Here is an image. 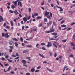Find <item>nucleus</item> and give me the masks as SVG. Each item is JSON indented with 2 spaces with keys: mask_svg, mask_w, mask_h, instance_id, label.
<instances>
[{
  "mask_svg": "<svg viewBox=\"0 0 75 75\" xmlns=\"http://www.w3.org/2000/svg\"><path fill=\"white\" fill-rule=\"evenodd\" d=\"M8 33H2V37H5V38H8V37H9L10 36L8 34Z\"/></svg>",
  "mask_w": 75,
  "mask_h": 75,
  "instance_id": "nucleus-1",
  "label": "nucleus"
},
{
  "mask_svg": "<svg viewBox=\"0 0 75 75\" xmlns=\"http://www.w3.org/2000/svg\"><path fill=\"white\" fill-rule=\"evenodd\" d=\"M56 6L58 8H60V10H59V11L61 12L62 11H63V9L61 7H59L57 5Z\"/></svg>",
  "mask_w": 75,
  "mask_h": 75,
  "instance_id": "nucleus-2",
  "label": "nucleus"
},
{
  "mask_svg": "<svg viewBox=\"0 0 75 75\" xmlns=\"http://www.w3.org/2000/svg\"><path fill=\"white\" fill-rule=\"evenodd\" d=\"M22 63H23V64H25V63H26L27 61L23 59L22 60Z\"/></svg>",
  "mask_w": 75,
  "mask_h": 75,
  "instance_id": "nucleus-3",
  "label": "nucleus"
},
{
  "mask_svg": "<svg viewBox=\"0 0 75 75\" xmlns=\"http://www.w3.org/2000/svg\"><path fill=\"white\" fill-rule=\"evenodd\" d=\"M13 41L11 40L9 42V44L10 45H12L13 44Z\"/></svg>",
  "mask_w": 75,
  "mask_h": 75,
  "instance_id": "nucleus-4",
  "label": "nucleus"
},
{
  "mask_svg": "<svg viewBox=\"0 0 75 75\" xmlns=\"http://www.w3.org/2000/svg\"><path fill=\"white\" fill-rule=\"evenodd\" d=\"M50 12H48L47 13H45V16H47V15H49L50 13Z\"/></svg>",
  "mask_w": 75,
  "mask_h": 75,
  "instance_id": "nucleus-5",
  "label": "nucleus"
},
{
  "mask_svg": "<svg viewBox=\"0 0 75 75\" xmlns=\"http://www.w3.org/2000/svg\"><path fill=\"white\" fill-rule=\"evenodd\" d=\"M2 20V21H4V20L2 16L0 15V22H1V21Z\"/></svg>",
  "mask_w": 75,
  "mask_h": 75,
  "instance_id": "nucleus-6",
  "label": "nucleus"
},
{
  "mask_svg": "<svg viewBox=\"0 0 75 75\" xmlns=\"http://www.w3.org/2000/svg\"><path fill=\"white\" fill-rule=\"evenodd\" d=\"M23 20L24 21H27V18L25 17H24L23 18Z\"/></svg>",
  "mask_w": 75,
  "mask_h": 75,
  "instance_id": "nucleus-7",
  "label": "nucleus"
},
{
  "mask_svg": "<svg viewBox=\"0 0 75 75\" xmlns=\"http://www.w3.org/2000/svg\"><path fill=\"white\" fill-rule=\"evenodd\" d=\"M39 55H40L41 57H42V58H45V57H44V56H43V55H42L41 54H39Z\"/></svg>",
  "mask_w": 75,
  "mask_h": 75,
  "instance_id": "nucleus-8",
  "label": "nucleus"
},
{
  "mask_svg": "<svg viewBox=\"0 0 75 75\" xmlns=\"http://www.w3.org/2000/svg\"><path fill=\"white\" fill-rule=\"evenodd\" d=\"M12 40H14V41H18V40L16 38H13Z\"/></svg>",
  "mask_w": 75,
  "mask_h": 75,
  "instance_id": "nucleus-9",
  "label": "nucleus"
},
{
  "mask_svg": "<svg viewBox=\"0 0 75 75\" xmlns=\"http://www.w3.org/2000/svg\"><path fill=\"white\" fill-rule=\"evenodd\" d=\"M35 71V69L34 68H32L31 69V71L32 72H34V71Z\"/></svg>",
  "mask_w": 75,
  "mask_h": 75,
  "instance_id": "nucleus-10",
  "label": "nucleus"
},
{
  "mask_svg": "<svg viewBox=\"0 0 75 75\" xmlns=\"http://www.w3.org/2000/svg\"><path fill=\"white\" fill-rule=\"evenodd\" d=\"M52 34L54 36H57V34L56 33H52Z\"/></svg>",
  "mask_w": 75,
  "mask_h": 75,
  "instance_id": "nucleus-11",
  "label": "nucleus"
},
{
  "mask_svg": "<svg viewBox=\"0 0 75 75\" xmlns=\"http://www.w3.org/2000/svg\"><path fill=\"white\" fill-rule=\"evenodd\" d=\"M70 44L71 45H72L73 46L75 47V45L74 43H73L72 42H71L70 43Z\"/></svg>",
  "mask_w": 75,
  "mask_h": 75,
  "instance_id": "nucleus-12",
  "label": "nucleus"
},
{
  "mask_svg": "<svg viewBox=\"0 0 75 75\" xmlns=\"http://www.w3.org/2000/svg\"><path fill=\"white\" fill-rule=\"evenodd\" d=\"M15 45L16 47H18V43L16 42H15Z\"/></svg>",
  "mask_w": 75,
  "mask_h": 75,
  "instance_id": "nucleus-13",
  "label": "nucleus"
},
{
  "mask_svg": "<svg viewBox=\"0 0 75 75\" xmlns=\"http://www.w3.org/2000/svg\"><path fill=\"white\" fill-rule=\"evenodd\" d=\"M44 21L45 22H47V19L46 18H45L44 19Z\"/></svg>",
  "mask_w": 75,
  "mask_h": 75,
  "instance_id": "nucleus-14",
  "label": "nucleus"
},
{
  "mask_svg": "<svg viewBox=\"0 0 75 75\" xmlns=\"http://www.w3.org/2000/svg\"><path fill=\"white\" fill-rule=\"evenodd\" d=\"M53 45H54V47H56V48H57V45H56V44H54V43H53Z\"/></svg>",
  "mask_w": 75,
  "mask_h": 75,
  "instance_id": "nucleus-15",
  "label": "nucleus"
},
{
  "mask_svg": "<svg viewBox=\"0 0 75 75\" xmlns=\"http://www.w3.org/2000/svg\"><path fill=\"white\" fill-rule=\"evenodd\" d=\"M38 15V14L37 13H35L34 14V16H37Z\"/></svg>",
  "mask_w": 75,
  "mask_h": 75,
  "instance_id": "nucleus-16",
  "label": "nucleus"
},
{
  "mask_svg": "<svg viewBox=\"0 0 75 75\" xmlns=\"http://www.w3.org/2000/svg\"><path fill=\"white\" fill-rule=\"evenodd\" d=\"M10 23L11 24V26H13V22L11 21H10Z\"/></svg>",
  "mask_w": 75,
  "mask_h": 75,
  "instance_id": "nucleus-17",
  "label": "nucleus"
},
{
  "mask_svg": "<svg viewBox=\"0 0 75 75\" xmlns=\"http://www.w3.org/2000/svg\"><path fill=\"white\" fill-rule=\"evenodd\" d=\"M13 4H14L15 6H17V3L16 2V1L14 2Z\"/></svg>",
  "mask_w": 75,
  "mask_h": 75,
  "instance_id": "nucleus-18",
  "label": "nucleus"
},
{
  "mask_svg": "<svg viewBox=\"0 0 75 75\" xmlns=\"http://www.w3.org/2000/svg\"><path fill=\"white\" fill-rule=\"evenodd\" d=\"M67 40H62V42H65L67 41Z\"/></svg>",
  "mask_w": 75,
  "mask_h": 75,
  "instance_id": "nucleus-19",
  "label": "nucleus"
},
{
  "mask_svg": "<svg viewBox=\"0 0 75 75\" xmlns=\"http://www.w3.org/2000/svg\"><path fill=\"white\" fill-rule=\"evenodd\" d=\"M10 48L11 49L13 50L14 49V47L12 46H10Z\"/></svg>",
  "mask_w": 75,
  "mask_h": 75,
  "instance_id": "nucleus-20",
  "label": "nucleus"
},
{
  "mask_svg": "<svg viewBox=\"0 0 75 75\" xmlns=\"http://www.w3.org/2000/svg\"><path fill=\"white\" fill-rule=\"evenodd\" d=\"M49 54L50 55V56H52V53L51 52H49Z\"/></svg>",
  "mask_w": 75,
  "mask_h": 75,
  "instance_id": "nucleus-21",
  "label": "nucleus"
},
{
  "mask_svg": "<svg viewBox=\"0 0 75 75\" xmlns=\"http://www.w3.org/2000/svg\"><path fill=\"white\" fill-rule=\"evenodd\" d=\"M7 60L8 61V62H12V61L11 60H9L8 59H7Z\"/></svg>",
  "mask_w": 75,
  "mask_h": 75,
  "instance_id": "nucleus-22",
  "label": "nucleus"
},
{
  "mask_svg": "<svg viewBox=\"0 0 75 75\" xmlns=\"http://www.w3.org/2000/svg\"><path fill=\"white\" fill-rule=\"evenodd\" d=\"M47 69L49 71H50L51 72H53V71L51 70L50 69H49L47 67Z\"/></svg>",
  "mask_w": 75,
  "mask_h": 75,
  "instance_id": "nucleus-23",
  "label": "nucleus"
},
{
  "mask_svg": "<svg viewBox=\"0 0 75 75\" xmlns=\"http://www.w3.org/2000/svg\"><path fill=\"white\" fill-rule=\"evenodd\" d=\"M54 31H55L54 29H52V30H50V33L52 32H54Z\"/></svg>",
  "mask_w": 75,
  "mask_h": 75,
  "instance_id": "nucleus-24",
  "label": "nucleus"
},
{
  "mask_svg": "<svg viewBox=\"0 0 75 75\" xmlns=\"http://www.w3.org/2000/svg\"><path fill=\"white\" fill-rule=\"evenodd\" d=\"M72 28H68V29H67V31H69L71 29H72Z\"/></svg>",
  "mask_w": 75,
  "mask_h": 75,
  "instance_id": "nucleus-25",
  "label": "nucleus"
},
{
  "mask_svg": "<svg viewBox=\"0 0 75 75\" xmlns=\"http://www.w3.org/2000/svg\"><path fill=\"white\" fill-rule=\"evenodd\" d=\"M42 26V23H41V24H40L39 25H38V27H40L41 26Z\"/></svg>",
  "mask_w": 75,
  "mask_h": 75,
  "instance_id": "nucleus-26",
  "label": "nucleus"
},
{
  "mask_svg": "<svg viewBox=\"0 0 75 75\" xmlns=\"http://www.w3.org/2000/svg\"><path fill=\"white\" fill-rule=\"evenodd\" d=\"M20 40L21 42H23V39L22 38H20Z\"/></svg>",
  "mask_w": 75,
  "mask_h": 75,
  "instance_id": "nucleus-27",
  "label": "nucleus"
},
{
  "mask_svg": "<svg viewBox=\"0 0 75 75\" xmlns=\"http://www.w3.org/2000/svg\"><path fill=\"white\" fill-rule=\"evenodd\" d=\"M31 8H28V11L29 12H31Z\"/></svg>",
  "mask_w": 75,
  "mask_h": 75,
  "instance_id": "nucleus-28",
  "label": "nucleus"
},
{
  "mask_svg": "<svg viewBox=\"0 0 75 75\" xmlns=\"http://www.w3.org/2000/svg\"><path fill=\"white\" fill-rule=\"evenodd\" d=\"M27 52V50H25L24 51H23V53H25V52Z\"/></svg>",
  "mask_w": 75,
  "mask_h": 75,
  "instance_id": "nucleus-29",
  "label": "nucleus"
},
{
  "mask_svg": "<svg viewBox=\"0 0 75 75\" xmlns=\"http://www.w3.org/2000/svg\"><path fill=\"white\" fill-rule=\"evenodd\" d=\"M47 18L50 19H51V18L50 17V16H47Z\"/></svg>",
  "mask_w": 75,
  "mask_h": 75,
  "instance_id": "nucleus-30",
  "label": "nucleus"
},
{
  "mask_svg": "<svg viewBox=\"0 0 75 75\" xmlns=\"http://www.w3.org/2000/svg\"><path fill=\"white\" fill-rule=\"evenodd\" d=\"M36 18L37 19H40V18H41V17H40V16H37V17H36Z\"/></svg>",
  "mask_w": 75,
  "mask_h": 75,
  "instance_id": "nucleus-31",
  "label": "nucleus"
},
{
  "mask_svg": "<svg viewBox=\"0 0 75 75\" xmlns=\"http://www.w3.org/2000/svg\"><path fill=\"white\" fill-rule=\"evenodd\" d=\"M61 26L62 27H65L66 26V25H61Z\"/></svg>",
  "mask_w": 75,
  "mask_h": 75,
  "instance_id": "nucleus-32",
  "label": "nucleus"
},
{
  "mask_svg": "<svg viewBox=\"0 0 75 75\" xmlns=\"http://www.w3.org/2000/svg\"><path fill=\"white\" fill-rule=\"evenodd\" d=\"M44 4H45L44 1L43 0V2L41 3V5H44Z\"/></svg>",
  "mask_w": 75,
  "mask_h": 75,
  "instance_id": "nucleus-33",
  "label": "nucleus"
},
{
  "mask_svg": "<svg viewBox=\"0 0 75 75\" xmlns=\"http://www.w3.org/2000/svg\"><path fill=\"white\" fill-rule=\"evenodd\" d=\"M11 8H12V9H13L15 8V6L14 5H13L12 6Z\"/></svg>",
  "mask_w": 75,
  "mask_h": 75,
  "instance_id": "nucleus-34",
  "label": "nucleus"
},
{
  "mask_svg": "<svg viewBox=\"0 0 75 75\" xmlns=\"http://www.w3.org/2000/svg\"><path fill=\"white\" fill-rule=\"evenodd\" d=\"M9 11L10 13H14L13 11L11 10H10Z\"/></svg>",
  "mask_w": 75,
  "mask_h": 75,
  "instance_id": "nucleus-35",
  "label": "nucleus"
},
{
  "mask_svg": "<svg viewBox=\"0 0 75 75\" xmlns=\"http://www.w3.org/2000/svg\"><path fill=\"white\" fill-rule=\"evenodd\" d=\"M31 18L30 16H29L28 17H27V19L28 20H29Z\"/></svg>",
  "mask_w": 75,
  "mask_h": 75,
  "instance_id": "nucleus-36",
  "label": "nucleus"
},
{
  "mask_svg": "<svg viewBox=\"0 0 75 75\" xmlns=\"http://www.w3.org/2000/svg\"><path fill=\"white\" fill-rule=\"evenodd\" d=\"M41 45H42V46L44 45H45V43H41Z\"/></svg>",
  "mask_w": 75,
  "mask_h": 75,
  "instance_id": "nucleus-37",
  "label": "nucleus"
},
{
  "mask_svg": "<svg viewBox=\"0 0 75 75\" xmlns=\"http://www.w3.org/2000/svg\"><path fill=\"white\" fill-rule=\"evenodd\" d=\"M41 67L40 66H38L37 67V69H40V68H41Z\"/></svg>",
  "mask_w": 75,
  "mask_h": 75,
  "instance_id": "nucleus-38",
  "label": "nucleus"
},
{
  "mask_svg": "<svg viewBox=\"0 0 75 75\" xmlns=\"http://www.w3.org/2000/svg\"><path fill=\"white\" fill-rule=\"evenodd\" d=\"M50 17H52V13H50Z\"/></svg>",
  "mask_w": 75,
  "mask_h": 75,
  "instance_id": "nucleus-39",
  "label": "nucleus"
},
{
  "mask_svg": "<svg viewBox=\"0 0 75 75\" xmlns=\"http://www.w3.org/2000/svg\"><path fill=\"white\" fill-rule=\"evenodd\" d=\"M41 49H42V50H46V49H45V48L44 47H42L41 48Z\"/></svg>",
  "mask_w": 75,
  "mask_h": 75,
  "instance_id": "nucleus-40",
  "label": "nucleus"
},
{
  "mask_svg": "<svg viewBox=\"0 0 75 75\" xmlns=\"http://www.w3.org/2000/svg\"><path fill=\"white\" fill-rule=\"evenodd\" d=\"M53 25L55 26L56 25V23L54 21L53 22Z\"/></svg>",
  "mask_w": 75,
  "mask_h": 75,
  "instance_id": "nucleus-41",
  "label": "nucleus"
},
{
  "mask_svg": "<svg viewBox=\"0 0 75 75\" xmlns=\"http://www.w3.org/2000/svg\"><path fill=\"white\" fill-rule=\"evenodd\" d=\"M11 56H12L13 57H16V56L14 54H12L11 55Z\"/></svg>",
  "mask_w": 75,
  "mask_h": 75,
  "instance_id": "nucleus-42",
  "label": "nucleus"
},
{
  "mask_svg": "<svg viewBox=\"0 0 75 75\" xmlns=\"http://www.w3.org/2000/svg\"><path fill=\"white\" fill-rule=\"evenodd\" d=\"M12 50L10 49L9 50V52L10 53H11L12 52Z\"/></svg>",
  "mask_w": 75,
  "mask_h": 75,
  "instance_id": "nucleus-43",
  "label": "nucleus"
},
{
  "mask_svg": "<svg viewBox=\"0 0 75 75\" xmlns=\"http://www.w3.org/2000/svg\"><path fill=\"white\" fill-rule=\"evenodd\" d=\"M75 24V22H73V23H72L71 24V25H74Z\"/></svg>",
  "mask_w": 75,
  "mask_h": 75,
  "instance_id": "nucleus-44",
  "label": "nucleus"
},
{
  "mask_svg": "<svg viewBox=\"0 0 75 75\" xmlns=\"http://www.w3.org/2000/svg\"><path fill=\"white\" fill-rule=\"evenodd\" d=\"M26 46H27L28 47H32V46L31 45H27Z\"/></svg>",
  "mask_w": 75,
  "mask_h": 75,
  "instance_id": "nucleus-45",
  "label": "nucleus"
},
{
  "mask_svg": "<svg viewBox=\"0 0 75 75\" xmlns=\"http://www.w3.org/2000/svg\"><path fill=\"white\" fill-rule=\"evenodd\" d=\"M69 57H73V55L72 54L70 55L69 56Z\"/></svg>",
  "mask_w": 75,
  "mask_h": 75,
  "instance_id": "nucleus-46",
  "label": "nucleus"
},
{
  "mask_svg": "<svg viewBox=\"0 0 75 75\" xmlns=\"http://www.w3.org/2000/svg\"><path fill=\"white\" fill-rule=\"evenodd\" d=\"M73 38L74 40H75V35H73Z\"/></svg>",
  "mask_w": 75,
  "mask_h": 75,
  "instance_id": "nucleus-47",
  "label": "nucleus"
},
{
  "mask_svg": "<svg viewBox=\"0 0 75 75\" xmlns=\"http://www.w3.org/2000/svg\"><path fill=\"white\" fill-rule=\"evenodd\" d=\"M50 40H56V39H54L53 38H49Z\"/></svg>",
  "mask_w": 75,
  "mask_h": 75,
  "instance_id": "nucleus-48",
  "label": "nucleus"
},
{
  "mask_svg": "<svg viewBox=\"0 0 75 75\" xmlns=\"http://www.w3.org/2000/svg\"><path fill=\"white\" fill-rule=\"evenodd\" d=\"M11 66H9V67L8 68V71H9L10 70V69H11Z\"/></svg>",
  "mask_w": 75,
  "mask_h": 75,
  "instance_id": "nucleus-49",
  "label": "nucleus"
},
{
  "mask_svg": "<svg viewBox=\"0 0 75 75\" xmlns=\"http://www.w3.org/2000/svg\"><path fill=\"white\" fill-rule=\"evenodd\" d=\"M67 67L66 65L64 67V69H66V68H67Z\"/></svg>",
  "mask_w": 75,
  "mask_h": 75,
  "instance_id": "nucleus-50",
  "label": "nucleus"
},
{
  "mask_svg": "<svg viewBox=\"0 0 75 75\" xmlns=\"http://www.w3.org/2000/svg\"><path fill=\"white\" fill-rule=\"evenodd\" d=\"M19 57H16L15 58H14V59H19Z\"/></svg>",
  "mask_w": 75,
  "mask_h": 75,
  "instance_id": "nucleus-51",
  "label": "nucleus"
},
{
  "mask_svg": "<svg viewBox=\"0 0 75 75\" xmlns=\"http://www.w3.org/2000/svg\"><path fill=\"white\" fill-rule=\"evenodd\" d=\"M7 4H8V6H10L11 4V3H10V2L7 3Z\"/></svg>",
  "mask_w": 75,
  "mask_h": 75,
  "instance_id": "nucleus-52",
  "label": "nucleus"
},
{
  "mask_svg": "<svg viewBox=\"0 0 75 75\" xmlns=\"http://www.w3.org/2000/svg\"><path fill=\"white\" fill-rule=\"evenodd\" d=\"M39 70H36L35 71V72H39Z\"/></svg>",
  "mask_w": 75,
  "mask_h": 75,
  "instance_id": "nucleus-53",
  "label": "nucleus"
},
{
  "mask_svg": "<svg viewBox=\"0 0 75 75\" xmlns=\"http://www.w3.org/2000/svg\"><path fill=\"white\" fill-rule=\"evenodd\" d=\"M67 29V28H64V29H62V30H66Z\"/></svg>",
  "mask_w": 75,
  "mask_h": 75,
  "instance_id": "nucleus-54",
  "label": "nucleus"
},
{
  "mask_svg": "<svg viewBox=\"0 0 75 75\" xmlns=\"http://www.w3.org/2000/svg\"><path fill=\"white\" fill-rule=\"evenodd\" d=\"M21 24H24L23 23V21H21Z\"/></svg>",
  "mask_w": 75,
  "mask_h": 75,
  "instance_id": "nucleus-55",
  "label": "nucleus"
},
{
  "mask_svg": "<svg viewBox=\"0 0 75 75\" xmlns=\"http://www.w3.org/2000/svg\"><path fill=\"white\" fill-rule=\"evenodd\" d=\"M30 73H27L26 74V75H30Z\"/></svg>",
  "mask_w": 75,
  "mask_h": 75,
  "instance_id": "nucleus-56",
  "label": "nucleus"
},
{
  "mask_svg": "<svg viewBox=\"0 0 75 75\" xmlns=\"http://www.w3.org/2000/svg\"><path fill=\"white\" fill-rule=\"evenodd\" d=\"M5 59L4 57L2 58V61H4Z\"/></svg>",
  "mask_w": 75,
  "mask_h": 75,
  "instance_id": "nucleus-57",
  "label": "nucleus"
},
{
  "mask_svg": "<svg viewBox=\"0 0 75 75\" xmlns=\"http://www.w3.org/2000/svg\"><path fill=\"white\" fill-rule=\"evenodd\" d=\"M8 58V55H7L5 56V58Z\"/></svg>",
  "mask_w": 75,
  "mask_h": 75,
  "instance_id": "nucleus-58",
  "label": "nucleus"
},
{
  "mask_svg": "<svg viewBox=\"0 0 75 75\" xmlns=\"http://www.w3.org/2000/svg\"><path fill=\"white\" fill-rule=\"evenodd\" d=\"M10 73L11 74H14V72L13 71H11Z\"/></svg>",
  "mask_w": 75,
  "mask_h": 75,
  "instance_id": "nucleus-59",
  "label": "nucleus"
},
{
  "mask_svg": "<svg viewBox=\"0 0 75 75\" xmlns=\"http://www.w3.org/2000/svg\"><path fill=\"white\" fill-rule=\"evenodd\" d=\"M16 57H18L19 56V54L17 53H16Z\"/></svg>",
  "mask_w": 75,
  "mask_h": 75,
  "instance_id": "nucleus-60",
  "label": "nucleus"
},
{
  "mask_svg": "<svg viewBox=\"0 0 75 75\" xmlns=\"http://www.w3.org/2000/svg\"><path fill=\"white\" fill-rule=\"evenodd\" d=\"M45 32L46 33H50V31H46V32Z\"/></svg>",
  "mask_w": 75,
  "mask_h": 75,
  "instance_id": "nucleus-61",
  "label": "nucleus"
},
{
  "mask_svg": "<svg viewBox=\"0 0 75 75\" xmlns=\"http://www.w3.org/2000/svg\"><path fill=\"white\" fill-rule=\"evenodd\" d=\"M49 23L50 24H51L52 23V21H50L49 22Z\"/></svg>",
  "mask_w": 75,
  "mask_h": 75,
  "instance_id": "nucleus-62",
  "label": "nucleus"
},
{
  "mask_svg": "<svg viewBox=\"0 0 75 75\" xmlns=\"http://www.w3.org/2000/svg\"><path fill=\"white\" fill-rule=\"evenodd\" d=\"M1 12H2V13L3 12V9H2V8H1Z\"/></svg>",
  "mask_w": 75,
  "mask_h": 75,
  "instance_id": "nucleus-63",
  "label": "nucleus"
},
{
  "mask_svg": "<svg viewBox=\"0 0 75 75\" xmlns=\"http://www.w3.org/2000/svg\"><path fill=\"white\" fill-rule=\"evenodd\" d=\"M6 28H7L8 29H9L10 28V27L8 25L6 26Z\"/></svg>",
  "mask_w": 75,
  "mask_h": 75,
  "instance_id": "nucleus-64",
  "label": "nucleus"
}]
</instances>
